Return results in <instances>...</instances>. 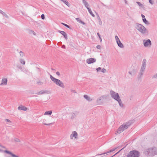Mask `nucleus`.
Returning a JSON list of instances; mask_svg holds the SVG:
<instances>
[{"label": "nucleus", "instance_id": "obj_6", "mask_svg": "<svg viewBox=\"0 0 157 157\" xmlns=\"http://www.w3.org/2000/svg\"><path fill=\"white\" fill-rule=\"evenodd\" d=\"M110 93L111 97L115 100L117 101L120 98L118 93H117L113 90H111Z\"/></svg>", "mask_w": 157, "mask_h": 157}, {"label": "nucleus", "instance_id": "obj_31", "mask_svg": "<svg viewBox=\"0 0 157 157\" xmlns=\"http://www.w3.org/2000/svg\"><path fill=\"white\" fill-rule=\"evenodd\" d=\"M62 24H63L65 26L67 27V28H68L69 29H71V28L68 25H67L66 24H65V23H62Z\"/></svg>", "mask_w": 157, "mask_h": 157}, {"label": "nucleus", "instance_id": "obj_35", "mask_svg": "<svg viewBox=\"0 0 157 157\" xmlns=\"http://www.w3.org/2000/svg\"><path fill=\"white\" fill-rule=\"evenodd\" d=\"M106 70L105 69L103 68L101 70V72L103 73L105 72Z\"/></svg>", "mask_w": 157, "mask_h": 157}, {"label": "nucleus", "instance_id": "obj_52", "mask_svg": "<svg viewBox=\"0 0 157 157\" xmlns=\"http://www.w3.org/2000/svg\"><path fill=\"white\" fill-rule=\"evenodd\" d=\"M141 16L142 18H144L145 17V16L143 14L141 15Z\"/></svg>", "mask_w": 157, "mask_h": 157}, {"label": "nucleus", "instance_id": "obj_57", "mask_svg": "<svg viewBox=\"0 0 157 157\" xmlns=\"http://www.w3.org/2000/svg\"><path fill=\"white\" fill-rule=\"evenodd\" d=\"M128 73L130 75H132V73L131 72L129 71Z\"/></svg>", "mask_w": 157, "mask_h": 157}, {"label": "nucleus", "instance_id": "obj_7", "mask_svg": "<svg viewBox=\"0 0 157 157\" xmlns=\"http://www.w3.org/2000/svg\"><path fill=\"white\" fill-rule=\"evenodd\" d=\"M147 60L146 59H144L142 61V65L140 71V74L141 75H143V72L145 69L146 65Z\"/></svg>", "mask_w": 157, "mask_h": 157}, {"label": "nucleus", "instance_id": "obj_49", "mask_svg": "<svg viewBox=\"0 0 157 157\" xmlns=\"http://www.w3.org/2000/svg\"><path fill=\"white\" fill-rule=\"evenodd\" d=\"M102 4L103 5V6H105L106 7H107V6H106V5L104 4L103 3H102Z\"/></svg>", "mask_w": 157, "mask_h": 157}, {"label": "nucleus", "instance_id": "obj_42", "mask_svg": "<svg viewBox=\"0 0 157 157\" xmlns=\"http://www.w3.org/2000/svg\"><path fill=\"white\" fill-rule=\"evenodd\" d=\"M101 69V68L100 67H99L97 68L96 70L97 71H99Z\"/></svg>", "mask_w": 157, "mask_h": 157}, {"label": "nucleus", "instance_id": "obj_23", "mask_svg": "<svg viewBox=\"0 0 157 157\" xmlns=\"http://www.w3.org/2000/svg\"><path fill=\"white\" fill-rule=\"evenodd\" d=\"M0 13L2 14L3 16L6 17H8L7 15L4 12L1 10H0Z\"/></svg>", "mask_w": 157, "mask_h": 157}, {"label": "nucleus", "instance_id": "obj_34", "mask_svg": "<svg viewBox=\"0 0 157 157\" xmlns=\"http://www.w3.org/2000/svg\"><path fill=\"white\" fill-rule=\"evenodd\" d=\"M37 84L39 85H42L43 84V82L41 81H39L37 82Z\"/></svg>", "mask_w": 157, "mask_h": 157}, {"label": "nucleus", "instance_id": "obj_21", "mask_svg": "<svg viewBox=\"0 0 157 157\" xmlns=\"http://www.w3.org/2000/svg\"><path fill=\"white\" fill-rule=\"evenodd\" d=\"M76 21L79 23H80L83 25H85V23L82 21L80 19L78 18H76Z\"/></svg>", "mask_w": 157, "mask_h": 157}, {"label": "nucleus", "instance_id": "obj_39", "mask_svg": "<svg viewBox=\"0 0 157 157\" xmlns=\"http://www.w3.org/2000/svg\"><path fill=\"white\" fill-rule=\"evenodd\" d=\"M41 18L43 19H44V14H42L41 16Z\"/></svg>", "mask_w": 157, "mask_h": 157}, {"label": "nucleus", "instance_id": "obj_59", "mask_svg": "<svg viewBox=\"0 0 157 157\" xmlns=\"http://www.w3.org/2000/svg\"><path fill=\"white\" fill-rule=\"evenodd\" d=\"M2 150L0 149V151H2Z\"/></svg>", "mask_w": 157, "mask_h": 157}, {"label": "nucleus", "instance_id": "obj_30", "mask_svg": "<svg viewBox=\"0 0 157 157\" xmlns=\"http://www.w3.org/2000/svg\"><path fill=\"white\" fill-rule=\"evenodd\" d=\"M98 19L99 20V24L100 25H101L102 24V21H101V20L99 17V16H98Z\"/></svg>", "mask_w": 157, "mask_h": 157}, {"label": "nucleus", "instance_id": "obj_44", "mask_svg": "<svg viewBox=\"0 0 157 157\" xmlns=\"http://www.w3.org/2000/svg\"><path fill=\"white\" fill-rule=\"evenodd\" d=\"M85 6V7L87 9H88V8H89L88 7L89 4H88V3H87V4H86V6Z\"/></svg>", "mask_w": 157, "mask_h": 157}, {"label": "nucleus", "instance_id": "obj_19", "mask_svg": "<svg viewBox=\"0 0 157 157\" xmlns=\"http://www.w3.org/2000/svg\"><path fill=\"white\" fill-rule=\"evenodd\" d=\"M117 101L118 102L119 105L122 108L123 107L124 105L122 103V101L120 98L118 99Z\"/></svg>", "mask_w": 157, "mask_h": 157}, {"label": "nucleus", "instance_id": "obj_25", "mask_svg": "<svg viewBox=\"0 0 157 157\" xmlns=\"http://www.w3.org/2000/svg\"><path fill=\"white\" fill-rule=\"evenodd\" d=\"M89 12L90 13L93 17H94L95 16L94 14L92 13L91 10L90 8H88V9Z\"/></svg>", "mask_w": 157, "mask_h": 157}, {"label": "nucleus", "instance_id": "obj_13", "mask_svg": "<svg viewBox=\"0 0 157 157\" xmlns=\"http://www.w3.org/2000/svg\"><path fill=\"white\" fill-rule=\"evenodd\" d=\"M17 109L19 110L25 111L27 109V108L23 105H21L17 108Z\"/></svg>", "mask_w": 157, "mask_h": 157}, {"label": "nucleus", "instance_id": "obj_27", "mask_svg": "<svg viewBox=\"0 0 157 157\" xmlns=\"http://www.w3.org/2000/svg\"><path fill=\"white\" fill-rule=\"evenodd\" d=\"M20 62L21 63V64H22L23 65H24L25 64V60L23 59H20Z\"/></svg>", "mask_w": 157, "mask_h": 157}, {"label": "nucleus", "instance_id": "obj_33", "mask_svg": "<svg viewBox=\"0 0 157 157\" xmlns=\"http://www.w3.org/2000/svg\"><path fill=\"white\" fill-rule=\"evenodd\" d=\"M14 141L16 142H20L21 141L20 140L17 138H15L14 139Z\"/></svg>", "mask_w": 157, "mask_h": 157}, {"label": "nucleus", "instance_id": "obj_43", "mask_svg": "<svg viewBox=\"0 0 157 157\" xmlns=\"http://www.w3.org/2000/svg\"><path fill=\"white\" fill-rule=\"evenodd\" d=\"M78 113H79V112H78L77 111H75V112H74V113H73V114H74V115H75V114H78Z\"/></svg>", "mask_w": 157, "mask_h": 157}, {"label": "nucleus", "instance_id": "obj_48", "mask_svg": "<svg viewBox=\"0 0 157 157\" xmlns=\"http://www.w3.org/2000/svg\"><path fill=\"white\" fill-rule=\"evenodd\" d=\"M97 34L98 35V36L99 38L100 37H101V36H100L99 33H97Z\"/></svg>", "mask_w": 157, "mask_h": 157}, {"label": "nucleus", "instance_id": "obj_22", "mask_svg": "<svg viewBox=\"0 0 157 157\" xmlns=\"http://www.w3.org/2000/svg\"><path fill=\"white\" fill-rule=\"evenodd\" d=\"M52 111H46L44 113V115H51L52 113Z\"/></svg>", "mask_w": 157, "mask_h": 157}, {"label": "nucleus", "instance_id": "obj_47", "mask_svg": "<svg viewBox=\"0 0 157 157\" xmlns=\"http://www.w3.org/2000/svg\"><path fill=\"white\" fill-rule=\"evenodd\" d=\"M52 124V123H49V124L44 123V125H48L51 124Z\"/></svg>", "mask_w": 157, "mask_h": 157}, {"label": "nucleus", "instance_id": "obj_9", "mask_svg": "<svg viewBox=\"0 0 157 157\" xmlns=\"http://www.w3.org/2000/svg\"><path fill=\"white\" fill-rule=\"evenodd\" d=\"M115 38L118 46H119L121 48H124V46L121 43V41H120V40L117 36H115Z\"/></svg>", "mask_w": 157, "mask_h": 157}, {"label": "nucleus", "instance_id": "obj_20", "mask_svg": "<svg viewBox=\"0 0 157 157\" xmlns=\"http://www.w3.org/2000/svg\"><path fill=\"white\" fill-rule=\"evenodd\" d=\"M102 97H100L98 98L96 101L98 105H101L102 104V102L100 101L101 100Z\"/></svg>", "mask_w": 157, "mask_h": 157}, {"label": "nucleus", "instance_id": "obj_5", "mask_svg": "<svg viewBox=\"0 0 157 157\" xmlns=\"http://www.w3.org/2000/svg\"><path fill=\"white\" fill-rule=\"evenodd\" d=\"M139 152L137 151L133 150L130 151L127 155V157H139Z\"/></svg>", "mask_w": 157, "mask_h": 157}, {"label": "nucleus", "instance_id": "obj_17", "mask_svg": "<svg viewBox=\"0 0 157 157\" xmlns=\"http://www.w3.org/2000/svg\"><path fill=\"white\" fill-rule=\"evenodd\" d=\"M116 149V148H113V149H111L105 152V153H103L102 154H100L99 155H104V154H107V153H109L110 152H111L113 151H115Z\"/></svg>", "mask_w": 157, "mask_h": 157}, {"label": "nucleus", "instance_id": "obj_28", "mask_svg": "<svg viewBox=\"0 0 157 157\" xmlns=\"http://www.w3.org/2000/svg\"><path fill=\"white\" fill-rule=\"evenodd\" d=\"M60 0L62 1L67 6H68V4H69V3L67 1V0Z\"/></svg>", "mask_w": 157, "mask_h": 157}, {"label": "nucleus", "instance_id": "obj_2", "mask_svg": "<svg viewBox=\"0 0 157 157\" xmlns=\"http://www.w3.org/2000/svg\"><path fill=\"white\" fill-rule=\"evenodd\" d=\"M145 154L150 156H154L157 154V148L155 147L150 148L146 150Z\"/></svg>", "mask_w": 157, "mask_h": 157}, {"label": "nucleus", "instance_id": "obj_18", "mask_svg": "<svg viewBox=\"0 0 157 157\" xmlns=\"http://www.w3.org/2000/svg\"><path fill=\"white\" fill-rule=\"evenodd\" d=\"M83 97L89 101H92V99L87 95H84Z\"/></svg>", "mask_w": 157, "mask_h": 157}, {"label": "nucleus", "instance_id": "obj_1", "mask_svg": "<svg viewBox=\"0 0 157 157\" xmlns=\"http://www.w3.org/2000/svg\"><path fill=\"white\" fill-rule=\"evenodd\" d=\"M132 124L131 121H129L123 124L120 126L118 128L117 131L115 132L116 134H119L121 132H123L124 130L126 129L128 127L131 125Z\"/></svg>", "mask_w": 157, "mask_h": 157}, {"label": "nucleus", "instance_id": "obj_24", "mask_svg": "<svg viewBox=\"0 0 157 157\" xmlns=\"http://www.w3.org/2000/svg\"><path fill=\"white\" fill-rule=\"evenodd\" d=\"M29 33L30 34H33L34 36H36V33L32 30H29Z\"/></svg>", "mask_w": 157, "mask_h": 157}, {"label": "nucleus", "instance_id": "obj_55", "mask_svg": "<svg viewBox=\"0 0 157 157\" xmlns=\"http://www.w3.org/2000/svg\"><path fill=\"white\" fill-rule=\"evenodd\" d=\"M2 147L3 148H6V147H5L3 146H2V147Z\"/></svg>", "mask_w": 157, "mask_h": 157}, {"label": "nucleus", "instance_id": "obj_56", "mask_svg": "<svg viewBox=\"0 0 157 157\" xmlns=\"http://www.w3.org/2000/svg\"><path fill=\"white\" fill-rule=\"evenodd\" d=\"M62 48H65V46L64 45H63L62 46Z\"/></svg>", "mask_w": 157, "mask_h": 157}, {"label": "nucleus", "instance_id": "obj_41", "mask_svg": "<svg viewBox=\"0 0 157 157\" xmlns=\"http://www.w3.org/2000/svg\"><path fill=\"white\" fill-rule=\"evenodd\" d=\"M6 121L8 122H11V121L8 119H6L5 120Z\"/></svg>", "mask_w": 157, "mask_h": 157}, {"label": "nucleus", "instance_id": "obj_26", "mask_svg": "<svg viewBox=\"0 0 157 157\" xmlns=\"http://www.w3.org/2000/svg\"><path fill=\"white\" fill-rule=\"evenodd\" d=\"M143 21L147 25L149 24V23L147 20H146V18H143Z\"/></svg>", "mask_w": 157, "mask_h": 157}, {"label": "nucleus", "instance_id": "obj_38", "mask_svg": "<svg viewBox=\"0 0 157 157\" xmlns=\"http://www.w3.org/2000/svg\"><path fill=\"white\" fill-rule=\"evenodd\" d=\"M96 48L98 49H100V48H101V46L100 45H98L96 46Z\"/></svg>", "mask_w": 157, "mask_h": 157}, {"label": "nucleus", "instance_id": "obj_12", "mask_svg": "<svg viewBox=\"0 0 157 157\" xmlns=\"http://www.w3.org/2000/svg\"><path fill=\"white\" fill-rule=\"evenodd\" d=\"M7 79L6 78H3L2 79L1 83L0 86L6 85L7 84Z\"/></svg>", "mask_w": 157, "mask_h": 157}, {"label": "nucleus", "instance_id": "obj_51", "mask_svg": "<svg viewBox=\"0 0 157 157\" xmlns=\"http://www.w3.org/2000/svg\"><path fill=\"white\" fill-rule=\"evenodd\" d=\"M124 1L125 4H127L128 3H127V1L126 0H124Z\"/></svg>", "mask_w": 157, "mask_h": 157}, {"label": "nucleus", "instance_id": "obj_16", "mask_svg": "<svg viewBox=\"0 0 157 157\" xmlns=\"http://www.w3.org/2000/svg\"><path fill=\"white\" fill-rule=\"evenodd\" d=\"M59 32L65 38V39H67V34L65 32L63 31H60L59 30Z\"/></svg>", "mask_w": 157, "mask_h": 157}, {"label": "nucleus", "instance_id": "obj_54", "mask_svg": "<svg viewBox=\"0 0 157 157\" xmlns=\"http://www.w3.org/2000/svg\"><path fill=\"white\" fill-rule=\"evenodd\" d=\"M2 147L3 148H6V147H5L3 146H2V147Z\"/></svg>", "mask_w": 157, "mask_h": 157}, {"label": "nucleus", "instance_id": "obj_53", "mask_svg": "<svg viewBox=\"0 0 157 157\" xmlns=\"http://www.w3.org/2000/svg\"><path fill=\"white\" fill-rule=\"evenodd\" d=\"M100 40V42H101V41H102V39H101V37H100L99 38Z\"/></svg>", "mask_w": 157, "mask_h": 157}, {"label": "nucleus", "instance_id": "obj_8", "mask_svg": "<svg viewBox=\"0 0 157 157\" xmlns=\"http://www.w3.org/2000/svg\"><path fill=\"white\" fill-rule=\"evenodd\" d=\"M144 45L145 47H150L151 45V42L150 39L143 40Z\"/></svg>", "mask_w": 157, "mask_h": 157}, {"label": "nucleus", "instance_id": "obj_46", "mask_svg": "<svg viewBox=\"0 0 157 157\" xmlns=\"http://www.w3.org/2000/svg\"><path fill=\"white\" fill-rule=\"evenodd\" d=\"M124 148H122V149H121L118 152H117V153H116L114 155H115L118 154L121 150H122Z\"/></svg>", "mask_w": 157, "mask_h": 157}, {"label": "nucleus", "instance_id": "obj_37", "mask_svg": "<svg viewBox=\"0 0 157 157\" xmlns=\"http://www.w3.org/2000/svg\"><path fill=\"white\" fill-rule=\"evenodd\" d=\"M136 3L138 4V5L139 6H142V4L139 2H137Z\"/></svg>", "mask_w": 157, "mask_h": 157}, {"label": "nucleus", "instance_id": "obj_11", "mask_svg": "<svg viewBox=\"0 0 157 157\" xmlns=\"http://www.w3.org/2000/svg\"><path fill=\"white\" fill-rule=\"evenodd\" d=\"M96 60V59L94 58H91L87 59L86 60V62L88 64H89L95 62Z\"/></svg>", "mask_w": 157, "mask_h": 157}, {"label": "nucleus", "instance_id": "obj_14", "mask_svg": "<svg viewBox=\"0 0 157 157\" xmlns=\"http://www.w3.org/2000/svg\"><path fill=\"white\" fill-rule=\"evenodd\" d=\"M4 152L6 153L7 154H10V155L12 157H19L18 156L14 154H13L12 152L7 150H5L4 151Z\"/></svg>", "mask_w": 157, "mask_h": 157}, {"label": "nucleus", "instance_id": "obj_15", "mask_svg": "<svg viewBox=\"0 0 157 157\" xmlns=\"http://www.w3.org/2000/svg\"><path fill=\"white\" fill-rule=\"evenodd\" d=\"M49 92L47 90H41L39 91L38 93V95H41L44 94H49Z\"/></svg>", "mask_w": 157, "mask_h": 157}, {"label": "nucleus", "instance_id": "obj_10", "mask_svg": "<svg viewBox=\"0 0 157 157\" xmlns=\"http://www.w3.org/2000/svg\"><path fill=\"white\" fill-rule=\"evenodd\" d=\"M78 134L76 131H73L70 136V138L71 140H72L74 137L75 139H78Z\"/></svg>", "mask_w": 157, "mask_h": 157}, {"label": "nucleus", "instance_id": "obj_3", "mask_svg": "<svg viewBox=\"0 0 157 157\" xmlns=\"http://www.w3.org/2000/svg\"><path fill=\"white\" fill-rule=\"evenodd\" d=\"M136 28L140 32L143 34H145L148 33L146 29L141 24H136Z\"/></svg>", "mask_w": 157, "mask_h": 157}, {"label": "nucleus", "instance_id": "obj_50", "mask_svg": "<svg viewBox=\"0 0 157 157\" xmlns=\"http://www.w3.org/2000/svg\"><path fill=\"white\" fill-rule=\"evenodd\" d=\"M149 3H150L151 4H152L153 3L151 1V0H149Z\"/></svg>", "mask_w": 157, "mask_h": 157}, {"label": "nucleus", "instance_id": "obj_40", "mask_svg": "<svg viewBox=\"0 0 157 157\" xmlns=\"http://www.w3.org/2000/svg\"><path fill=\"white\" fill-rule=\"evenodd\" d=\"M56 74L58 75L59 76H60V73L59 72V71H57L56 72Z\"/></svg>", "mask_w": 157, "mask_h": 157}, {"label": "nucleus", "instance_id": "obj_29", "mask_svg": "<svg viewBox=\"0 0 157 157\" xmlns=\"http://www.w3.org/2000/svg\"><path fill=\"white\" fill-rule=\"evenodd\" d=\"M20 55L21 57H23L25 56L24 53L22 51L20 52Z\"/></svg>", "mask_w": 157, "mask_h": 157}, {"label": "nucleus", "instance_id": "obj_32", "mask_svg": "<svg viewBox=\"0 0 157 157\" xmlns=\"http://www.w3.org/2000/svg\"><path fill=\"white\" fill-rule=\"evenodd\" d=\"M82 1L84 5L85 6H86V4H87L88 3L87 2H86V0H82Z\"/></svg>", "mask_w": 157, "mask_h": 157}, {"label": "nucleus", "instance_id": "obj_4", "mask_svg": "<svg viewBox=\"0 0 157 157\" xmlns=\"http://www.w3.org/2000/svg\"><path fill=\"white\" fill-rule=\"evenodd\" d=\"M50 78L51 80L56 85L62 88L64 87L63 83L60 80L55 78L52 75H50Z\"/></svg>", "mask_w": 157, "mask_h": 157}, {"label": "nucleus", "instance_id": "obj_45", "mask_svg": "<svg viewBox=\"0 0 157 157\" xmlns=\"http://www.w3.org/2000/svg\"><path fill=\"white\" fill-rule=\"evenodd\" d=\"M71 91L72 92H73V93H76V91L75 90H71Z\"/></svg>", "mask_w": 157, "mask_h": 157}, {"label": "nucleus", "instance_id": "obj_36", "mask_svg": "<svg viewBox=\"0 0 157 157\" xmlns=\"http://www.w3.org/2000/svg\"><path fill=\"white\" fill-rule=\"evenodd\" d=\"M157 78V73H156L155 75H154L152 77V78Z\"/></svg>", "mask_w": 157, "mask_h": 157}, {"label": "nucleus", "instance_id": "obj_58", "mask_svg": "<svg viewBox=\"0 0 157 157\" xmlns=\"http://www.w3.org/2000/svg\"><path fill=\"white\" fill-rule=\"evenodd\" d=\"M2 145L1 144H0V147H2Z\"/></svg>", "mask_w": 157, "mask_h": 157}]
</instances>
